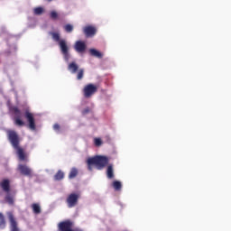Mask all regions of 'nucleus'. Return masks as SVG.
<instances>
[{"instance_id":"nucleus-1","label":"nucleus","mask_w":231,"mask_h":231,"mask_svg":"<svg viewBox=\"0 0 231 231\" xmlns=\"http://www.w3.org/2000/svg\"><path fill=\"white\" fill-rule=\"evenodd\" d=\"M7 138L12 147L16 151L20 162H28V156L26 155V152H24V149L20 146L21 137H19V134L14 130H7Z\"/></svg>"},{"instance_id":"nucleus-2","label":"nucleus","mask_w":231,"mask_h":231,"mask_svg":"<svg viewBox=\"0 0 231 231\" xmlns=\"http://www.w3.org/2000/svg\"><path fill=\"white\" fill-rule=\"evenodd\" d=\"M88 170L91 171V165H94L98 171H102L105 167H107L109 163V157L104 155H97L88 158L87 161Z\"/></svg>"},{"instance_id":"nucleus-3","label":"nucleus","mask_w":231,"mask_h":231,"mask_svg":"<svg viewBox=\"0 0 231 231\" xmlns=\"http://www.w3.org/2000/svg\"><path fill=\"white\" fill-rule=\"evenodd\" d=\"M51 35L52 37V41L58 43L60 46V51L62 55L68 57V53H69V47H68V42L65 39H60V33L51 32Z\"/></svg>"},{"instance_id":"nucleus-4","label":"nucleus","mask_w":231,"mask_h":231,"mask_svg":"<svg viewBox=\"0 0 231 231\" xmlns=\"http://www.w3.org/2000/svg\"><path fill=\"white\" fill-rule=\"evenodd\" d=\"M0 189H2V190L6 194L5 197V200L6 201V203H8V205H14V195L10 193V190H11L10 180L8 179L2 180V181L0 182Z\"/></svg>"},{"instance_id":"nucleus-5","label":"nucleus","mask_w":231,"mask_h":231,"mask_svg":"<svg viewBox=\"0 0 231 231\" xmlns=\"http://www.w3.org/2000/svg\"><path fill=\"white\" fill-rule=\"evenodd\" d=\"M98 91V88H97L94 84H88L83 88V95L85 98H91L92 95H95Z\"/></svg>"},{"instance_id":"nucleus-6","label":"nucleus","mask_w":231,"mask_h":231,"mask_svg":"<svg viewBox=\"0 0 231 231\" xmlns=\"http://www.w3.org/2000/svg\"><path fill=\"white\" fill-rule=\"evenodd\" d=\"M12 113L14 115V124L18 125V127H23L24 125V121L21 120V110L17 106L11 107Z\"/></svg>"},{"instance_id":"nucleus-7","label":"nucleus","mask_w":231,"mask_h":231,"mask_svg":"<svg viewBox=\"0 0 231 231\" xmlns=\"http://www.w3.org/2000/svg\"><path fill=\"white\" fill-rule=\"evenodd\" d=\"M79 198L80 195L79 193H70L66 199L69 208H73V207H77Z\"/></svg>"},{"instance_id":"nucleus-8","label":"nucleus","mask_w":231,"mask_h":231,"mask_svg":"<svg viewBox=\"0 0 231 231\" xmlns=\"http://www.w3.org/2000/svg\"><path fill=\"white\" fill-rule=\"evenodd\" d=\"M73 226L74 223L69 219L61 221L58 224V231H74Z\"/></svg>"},{"instance_id":"nucleus-9","label":"nucleus","mask_w":231,"mask_h":231,"mask_svg":"<svg viewBox=\"0 0 231 231\" xmlns=\"http://www.w3.org/2000/svg\"><path fill=\"white\" fill-rule=\"evenodd\" d=\"M7 216L10 223V231H21V228H19V224L17 223L15 217H14V213L8 212Z\"/></svg>"},{"instance_id":"nucleus-10","label":"nucleus","mask_w":231,"mask_h":231,"mask_svg":"<svg viewBox=\"0 0 231 231\" xmlns=\"http://www.w3.org/2000/svg\"><path fill=\"white\" fill-rule=\"evenodd\" d=\"M18 171L22 176H27L28 178H32L33 176V171H32L26 164H19Z\"/></svg>"},{"instance_id":"nucleus-11","label":"nucleus","mask_w":231,"mask_h":231,"mask_svg":"<svg viewBox=\"0 0 231 231\" xmlns=\"http://www.w3.org/2000/svg\"><path fill=\"white\" fill-rule=\"evenodd\" d=\"M24 117L26 118L29 128L32 129V131H35V117H33V114H32L30 111L26 110L24 113Z\"/></svg>"},{"instance_id":"nucleus-12","label":"nucleus","mask_w":231,"mask_h":231,"mask_svg":"<svg viewBox=\"0 0 231 231\" xmlns=\"http://www.w3.org/2000/svg\"><path fill=\"white\" fill-rule=\"evenodd\" d=\"M83 32L86 37H93L97 33V28L88 25L83 28Z\"/></svg>"},{"instance_id":"nucleus-13","label":"nucleus","mask_w":231,"mask_h":231,"mask_svg":"<svg viewBox=\"0 0 231 231\" xmlns=\"http://www.w3.org/2000/svg\"><path fill=\"white\" fill-rule=\"evenodd\" d=\"M76 51H78V53H84V51H86V42H82V41H78L76 42L75 43V46H74Z\"/></svg>"},{"instance_id":"nucleus-14","label":"nucleus","mask_w":231,"mask_h":231,"mask_svg":"<svg viewBox=\"0 0 231 231\" xmlns=\"http://www.w3.org/2000/svg\"><path fill=\"white\" fill-rule=\"evenodd\" d=\"M68 69L70 73L75 74L79 70V65L75 61H72L69 64Z\"/></svg>"},{"instance_id":"nucleus-15","label":"nucleus","mask_w":231,"mask_h":231,"mask_svg":"<svg viewBox=\"0 0 231 231\" xmlns=\"http://www.w3.org/2000/svg\"><path fill=\"white\" fill-rule=\"evenodd\" d=\"M89 53L92 57H97V59H102L104 57L102 52L97 51V49H90Z\"/></svg>"},{"instance_id":"nucleus-16","label":"nucleus","mask_w":231,"mask_h":231,"mask_svg":"<svg viewBox=\"0 0 231 231\" xmlns=\"http://www.w3.org/2000/svg\"><path fill=\"white\" fill-rule=\"evenodd\" d=\"M106 176L108 180H113L115 178V172L113 171V165H108L106 169Z\"/></svg>"},{"instance_id":"nucleus-17","label":"nucleus","mask_w":231,"mask_h":231,"mask_svg":"<svg viewBox=\"0 0 231 231\" xmlns=\"http://www.w3.org/2000/svg\"><path fill=\"white\" fill-rule=\"evenodd\" d=\"M31 208L32 209L33 214H41L42 209H41V205L39 203H33L31 206Z\"/></svg>"},{"instance_id":"nucleus-18","label":"nucleus","mask_w":231,"mask_h":231,"mask_svg":"<svg viewBox=\"0 0 231 231\" xmlns=\"http://www.w3.org/2000/svg\"><path fill=\"white\" fill-rule=\"evenodd\" d=\"M77 176H79V169L72 168L69 173V180H74Z\"/></svg>"},{"instance_id":"nucleus-19","label":"nucleus","mask_w":231,"mask_h":231,"mask_svg":"<svg viewBox=\"0 0 231 231\" xmlns=\"http://www.w3.org/2000/svg\"><path fill=\"white\" fill-rule=\"evenodd\" d=\"M55 181H60L64 180V171L59 170L57 173L54 175Z\"/></svg>"},{"instance_id":"nucleus-20","label":"nucleus","mask_w":231,"mask_h":231,"mask_svg":"<svg viewBox=\"0 0 231 231\" xmlns=\"http://www.w3.org/2000/svg\"><path fill=\"white\" fill-rule=\"evenodd\" d=\"M112 187L115 190L118 192L122 190V182H120L119 180H114L112 183Z\"/></svg>"},{"instance_id":"nucleus-21","label":"nucleus","mask_w":231,"mask_h":231,"mask_svg":"<svg viewBox=\"0 0 231 231\" xmlns=\"http://www.w3.org/2000/svg\"><path fill=\"white\" fill-rule=\"evenodd\" d=\"M0 228L1 230H4V228H6V220L3 213H0Z\"/></svg>"},{"instance_id":"nucleus-22","label":"nucleus","mask_w":231,"mask_h":231,"mask_svg":"<svg viewBox=\"0 0 231 231\" xmlns=\"http://www.w3.org/2000/svg\"><path fill=\"white\" fill-rule=\"evenodd\" d=\"M82 79H84V69H79L78 70L77 79L78 80H82Z\"/></svg>"},{"instance_id":"nucleus-23","label":"nucleus","mask_w":231,"mask_h":231,"mask_svg":"<svg viewBox=\"0 0 231 231\" xmlns=\"http://www.w3.org/2000/svg\"><path fill=\"white\" fill-rule=\"evenodd\" d=\"M42 14H44V9L42 7L34 8V14L35 15H42Z\"/></svg>"},{"instance_id":"nucleus-24","label":"nucleus","mask_w":231,"mask_h":231,"mask_svg":"<svg viewBox=\"0 0 231 231\" xmlns=\"http://www.w3.org/2000/svg\"><path fill=\"white\" fill-rule=\"evenodd\" d=\"M64 30L67 32V33H71V32H73V25L68 23L64 25Z\"/></svg>"},{"instance_id":"nucleus-25","label":"nucleus","mask_w":231,"mask_h":231,"mask_svg":"<svg viewBox=\"0 0 231 231\" xmlns=\"http://www.w3.org/2000/svg\"><path fill=\"white\" fill-rule=\"evenodd\" d=\"M51 19H53V21H56V19H59V14L57 11H51L50 14Z\"/></svg>"},{"instance_id":"nucleus-26","label":"nucleus","mask_w":231,"mask_h":231,"mask_svg":"<svg viewBox=\"0 0 231 231\" xmlns=\"http://www.w3.org/2000/svg\"><path fill=\"white\" fill-rule=\"evenodd\" d=\"M94 143H95L96 147H100V145H102V139L95 138L94 139Z\"/></svg>"},{"instance_id":"nucleus-27","label":"nucleus","mask_w":231,"mask_h":231,"mask_svg":"<svg viewBox=\"0 0 231 231\" xmlns=\"http://www.w3.org/2000/svg\"><path fill=\"white\" fill-rule=\"evenodd\" d=\"M90 111H91V109H89V107H87L82 110V115H88Z\"/></svg>"},{"instance_id":"nucleus-28","label":"nucleus","mask_w":231,"mask_h":231,"mask_svg":"<svg viewBox=\"0 0 231 231\" xmlns=\"http://www.w3.org/2000/svg\"><path fill=\"white\" fill-rule=\"evenodd\" d=\"M53 129H54V131H59V129H60V125L59 124H55L53 125Z\"/></svg>"},{"instance_id":"nucleus-29","label":"nucleus","mask_w":231,"mask_h":231,"mask_svg":"<svg viewBox=\"0 0 231 231\" xmlns=\"http://www.w3.org/2000/svg\"><path fill=\"white\" fill-rule=\"evenodd\" d=\"M74 231H84V230H82L80 228H76V229H74Z\"/></svg>"},{"instance_id":"nucleus-30","label":"nucleus","mask_w":231,"mask_h":231,"mask_svg":"<svg viewBox=\"0 0 231 231\" xmlns=\"http://www.w3.org/2000/svg\"><path fill=\"white\" fill-rule=\"evenodd\" d=\"M49 3H51L52 0H47Z\"/></svg>"}]
</instances>
